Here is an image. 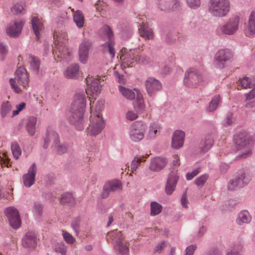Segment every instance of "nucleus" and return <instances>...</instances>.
I'll list each match as a JSON object with an SVG mask.
<instances>
[{
	"label": "nucleus",
	"mask_w": 255,
	"mask_h": 255,
	"mask_svg": "<svg viewBox=\"0 0 255 255\" xmlns=\"http://www.w3.org/2000/svg\"><path fill=\"white\" fill-rule=\"evenodd\" d=\"M85 107L86 96L84 92L77 93L71 105L69 121L79 130H82L84 128L83 115Z\"/></svg>",
	"instance_id": "1"
},
{
	"label": "nucleus",
	"mask_w": 255,
	"mask_h": 255,
	"mask_svg": "<svg viewBox=\"0 0 255 255\" xmlns=\"http://www.w3.org/2000/svg\"><path fill=\"white\" fill-rule=\"evenodd\" d=\"M54 47L53 52L58 60L63 62H68L72 58L71 51L67 47V34L62 31H55L53 34Z\"/></svg>",
	"instance_id": "2"
},
{
	"label": "nucleus",
	"mask_w": 255,
	"mask_h": 255,
	"mask_svg": "<svg viewBox=\"0 0 255 255\" xmlns=\"http://www.w3.org/2000/svg\"><path fill=\"white\" fill-rule=\"evenodd\" d=\"M230 10V0H209L208 1V12L214 17H225L229 14Z\"/></svg>",
	"instance_id": "3"
},
{
	"label": "nucleus",
	"mask_w": 255,
	"mask_h": 255,
	"mask_svg": "<svg viewBox=\"0 0 255 255\" xmlns=\"http://www.w3.org/2000/svg\"><path fill=\"white\" fill-rule=\"evenodd\" d=\"M234 141L237 150L245 149L241 154L238 155V159L246 158L252 154L250 148L251 135L245 130H241L234 136Z\"/></svg>",
	"instance_id": "4"
},
{
	"label": "nucleus",
	"mask_w": 255,
	"mask_h": 255,
	"mask_svg": "<svg viewBox=\"0 0 255 255\" xmlns=\"http://www.w3.org/2000/svg\"><path fill=\"white\" fill-rule=\"evenodd\" d=\"M14 78H10L9 80L10 86L13 91L16 93L22 92V89H26L28 85L29 79L26 69L23 67L17 69L15 73Z\"/></svg>",
	"instance_id": "5"
},
{
	"label": "nucleus",
	"mask_w": 255,
	"mask_h": 255,
	"mask_svg": "<svg viewBox=\"0 0 255 255\" xmlns=\"http://www.w3.org/2000/svg\"><path fill=\"white\" fill-rule=\"evenodd\" d=\"M100 33L102 37H106L108 40V42L102 45L104 52L108 53L111 58H114L115 55L114 48L115 43L114 33L111 28L109 25H105L100 30Z\"/></svg>",
	"instance_id": "6"
},
{
	"label": "nucleus",
	"mask_w": 255,
	"mask_h": 255,
	"mask_svg": "<svg viewBox=\"0 0 255 255\" xmlns=\"http://www.w3.org/2000/svg\"><path fill=\"white\" fill-rule=\"evenodd\" d=\"M146 128V124L141 121L133 123L130 126L128 135L130 139L134 142H138L144 137Z\"/></svg>",
	"instance_id": "7"
},
{
	"label": "nucleus",
	"mask_w": 255,
	"mask_h": 255,
	"mask_svg": "<svg viewBox=\"0 0 255 255\" xmlns=\"http://www.w3.org/2000/svg\"><path fill=\"white\" fill-rule=\"evenodd\" d=\"M91 116L90 123L86 129L87 134L95 136L100 134L105 128V122L102 116Z\"/></svg>",
	"instance_id": "8"
},
{
	"label": "nucleus",
	"mask_w": 255,
	"mask_h": 255,
	"mask_svg": "<svg viewBox=\"0 0 255 255\" xmlns=\"http://www.w3.org/2000/svg\"><path fill=\"white\" fill-rule=\"evenodd\" d=\"M202 76L197 70L189 68L185 73L184 79V85L189 88H197L202 82Z\"/></svg>",
	"instance_id": "9"
},
{
	"label": "nucleus",
	"mask_w": 255,
	"mask_h": 255,
	"mask_svg": "<svg viewBox=\"0 0 255 255\" xmlns=\"http://www.w3.org/2000/svg\"><path fill=\"white\" fill-rule=\"evenodd\" d=\"M233 57V53L229 49H221L215 54L213 64L218 69H222L225 67V64L229 62Z\"/></svg>",
	"instance_id": "10"
},
{
	"label": "nucleus",
	"mask_w": 255,
	"mask_h": 255,
	"mask_svg": "<svg viewBox=\"0 0 255 255\" xmlns=\"http://www.w3.org/2000/svg\"><path fill=\"white\" fill-rule=\"evenodd\" d=\"M240 18L238 15L230 17L227 21L219 27L220 31L228 35H234L239 30Z\"/></svg>",
	"instance_id": "11"
},
{
	"label": "nucleus",
	"mask_w": 255,
	"mask_h": 255,
	"mask_svg": "<svg viewBox=\"0 0 255 255\" xmlns=\"http://www.w3.org/2000/svg\"><path fill=\"white\" fill-rule=\"evenodd\" d=\"M10 226L13 229H18L21 225L19 213L16 209L12 207L7 208L4 212Z\"/></svg>",
	"instance_id": "12"
},
{
	"label": "nucleus",
	"mask_w": 255,
	"mask_h": 255,
	"mask_svg": "<svg viewBox=\"0 0 255 255\" xmlns=\"http://www.w3.org/2000/svg\"><path fill=\"white\" fill-rule=\"evenodd\" d=\"M86 81L87 86L86 94L91 95L93 98L97 96L101 91L99 80L96 78L89 76L86 78Z\"/></svg>",
	"instance_id": "13"
},
{
	"label": "nucleus",
	"mask_w": 255,
	"mask_h": 255,
	"mask_svg": "<svg viewBox=\"0 0 255 255\" xmlns=\"http://www.w3.org/2000/svg\"><path fill=\"white\" fill-rule=\"evenodd\" d=\"M92 41L88 39L84 38L79 46V60L82 63H85L87 61L89 51L92 48Z\"/></svg>",
	"instance_id": "14"
},
{
	"label": "nucleus",
	"mask_w": 255,
	"mask_h": 255,
	"mask_svg": "<svg viewBox=\"0 0 255 255\" xmlns=\"http://www.w3.org/2000/svg\"><path fill=\"white\" fill-rule=\"evenodd\" d=\"M139 49L130 50L129 53L125 56V62L127 63L128 66H132V64L134 62L145 63L147 61L145 56L139 55Z\"/></svg>",
	"instance_id": "15"
},
{
	"label": "nucleus",
	"mask_w": 255,
	"mask_h": 255,
	"mask_svg": "<svg viewBox=\"0 0 255 255\" xmlns=\"http://www.w3.org/2000/svg\"><path fill=\"white\" fill-rule=\"evenodd\" d=\"M24 24L23 20L11 21L6 27V33L10 37H17L21 34Z\"/></svg>",
	"instance_id": "16"
},
{
	"label": "nucleus",
	"mask_w": 255,
	"mask_h": 255,
	"mask_svg": "<svg viewBox=\"0 0 255 255\" xmlns=\"http://www.w3.org/2000/svg\"><path fill=\"white\" fill-rule=\"evenodd\" d=\"M145 85L148 95L152 97L162 89L160 82L152 77L148 78L145 81Z\"/></svg>",
	"instance_id": "17"
},
{
	"label": "nucleus",
	"mask_w": 255,
	"mask_h": 255,
	"mask_svg": "<svg viewBox=\"0 0 255 255\" xmlns=\"http://www.w3.org/2000/svg\"><path fill=\"white\" fill-rule=\"evenodd\" d=\"M122 189V183L120 181L116 179L109 181L105 184L101 196L103 198H106L110 193L120 191Z\"/></svg>",
	"instance_id": "18"
},
{
	"label": "nucleus",
	"mask_w": 255,
	"mask_h": 255,
	"mask_svg": "<svg viewBox=\"0 0 255 255\" xmlns=\"http://www.w3.org/2000/svg\"><path fill=\"white\" fill-rule=\"evenodd\" d=\"M179 179L177 171L170 172L167 179L165 191L166 194L170 195L176 189V186Z\"/></svg>",
	"instance_id": "19"
},
{
	"label": "nucleus",
	"mask_w": 255,
	"mask_h": 255,
	"mask_svg": "<svg viewBox=\"0 0 255 255\" xmlns=\"http://www.w3.org/2000/svg\"><path fill=\"white\" fill-rule=\"evenodd\" d=\"M47 136H51L54 138V144L52 145V147L57 153L62 154L67 152L69 148L68 144L60 143L59 136L56 132L49 131Z\"/></svg>",
	"instance_id": "20"
},
{
	"label": "nucleus",
	"mask_w": 255,
	"mask_h": 255,
	"mask_svg": "<svg viewBox=\"0 0 255 255\" xmlns=\"http://www.w3.org/2000/svg\"><path fill=\"white\" fill-rule=\"evenodd\" d=\"M36 172V165L35 163H33L29 168L27 173L22 176V180L25 186L30 187L34 184Z\"/></svg>",
	"instance_id": "21"
},
{
	"label": "nucleus",
	"mask_w": 255,
	"mask_h": 255,
	"mask_svg": "<svg viewBox=\"0 0 255 255\" xmlns=\"http://www.w3.org/2000/svg\"><path fill=\"white\" fill-rule=\"evenodd\" d=\"M37 239L33 231L27 232L22 239V245L25 248L34 249L37 246Z\"/></svg>",
	"instance_id": "22"
},
{
	"label": "nucleus",
	"mask_w": 255,
	"mask_h": 255,
	"mask_svg": "<svg viewBox=\"0 0 255 255\" xmlns=\"http://www.w3.org/2000/svg\"><path fill=\"white\" fill-rule=\"evenodd\" d=\"M244 32L245 35L248 37L255 36V11L254 10L252 11L250 14Z\"/></svg>",
	"instance_id": "23"
},
{
	"label": "nucleus",
	"mask_w": 255,
	"mask_h": 255,
	"mask_svg": "<svg viewBox=\"0 0 255 255\" xmlns=\"http://www.w3.org/2000/svg\"><path fill=\"white\" fill-rule=\"evenodd\" d=\"M167 162V159L165 157H155L151 160L149 169L153 171H159L166 166Z\"/></svg>",
	"instance_id": "24"
},
{
	"label": "nucleus",
	"mask_w": 255,
	"mask_h": 255,
	"mask_svg": "<svg viewBox=\"0 0 255 255\" xmlns=\"http://www.w3.org/2000/svg\"><path fill=\"white\" fill-rule=\"evenodd\" d=\"M185 137V133L181 130L175 131L172 137L171 145L173 148L179 149L181 148L184 144Z\"/></svg>",
	"instance_id": "25"
},
{
	"label": "nucleus",
	"mask_w": 255,
	"mask_h": 255,
	"mask_svg": "<svg viewBox=\"0 0 255 255\" xmlns=\"http://www.w3.org/2000/svg\"><path fill=\"white\" fill-rule=\"evenodd\" d=\"M31 24L36 38L38 39L40 38L41 32L44 29L42 20L37 17H33L31 20Z\"/></svg>",
	"instance_id": "26"
},
{
	"label": "nucleus",
	"mask_w": 255,
	"mask_h": 255,
	"mask_svg": "<svg viewBox=\"0 0 255 255\" xmlns=\"http://www.w3.org/2000/svg\"><path fill=\"white\" fill-rule=\"evenodd\" d=\"M252 220V216L248 211L246 210H242L239 213L237 219L236 223L240 226L243 225L245 224H249Z\"/></svg>",
	"instance_id": "27"
},
{
	"label": "nucleus",
	"mask_w": 255,
	"mask_h": 255,
	"mask_svg": "<svg viewBox=\"0 0 255 255\" xmlns=\"http://www.w3.org/2000/svg\"><path fill=\"white\" fill-rule=\"evenodd\" d=\"M160 125L155 123L150 124L146 137L147 139H153L160 133Z\"/></svg>",
	"instance_id": "28"
},
{
	"label": "nucleus",
	"mask_w": 255,
	"mask_h": 255,
	"mask_svg": "<svg viewBox=\"0 0 255 255\" xmlns=\"http://www.w3.org/2000/svg\"><path fill=\"white\" fill-rule=\"evenodd\" d=\"M214 140L211 135H207L200 143L201 151L203 153L207 152L213 146Z\"/></svg>",
	"instance_id": "29"
},
{
	"label": "nucleus",
	"mask_w": 255,
	"mask_h": 255,
	"mask_svg": "<svg viewBox=\"0 0 255 255\" xmlns=\"http://www.w3.org/2000/svg\"><path fill=\"white\" fill-rule=\"evenodd\" d=\"M30 70L35 74H38L40 71V59L34 56L29 55L28 59Z\"/></svg>",
	"instance_id": "30"
},
{
	"label": "nucleus",
	"mask_w": 255,
	"mask_h": 255,
	"mask_svg": "<svg viewBox=\"0 0 255 255\" xmlns=\"http://www.w3.org/2000/svg\"><path fill=\"white\" fill-rule=\"evenodd\" d=\"M36 123L37 118L33 116L29 117L26 120V129L28 134L31 136L35 134Z\"/></svg>",
	"instance_id": "31"
},
{
	"label": "nucleus",
	"mask_w": 255,
	"mask_h": 255,
	"mask_svg": "<svg viewBox=\"0 0 255 255\" xmlns=\"http://www.w3.org/2000/svg\"><path fill=\"white\" fill-rule=\"evenodd\" d=\"M235 179L240 188L247 185L251 180V176L244 172L239 173Z\"/></svg>",
	"instance_id": "32"
},
{
	"label": "nucleus",
	"mask_w": 255,
	"mask_h": 255,
	"mask_svg": "<svg viewBox=\"0 0 255 255\" xmlns=\"http://www.w3.org/2000/svg\"><path fill=\"white\" fill-rule=\"evenodd\" d=\"M235 179L240 188L247 185L251 180V176L244 172L239 173Z\"/></svg>",
	"instance_id": "33"
},
{
	"label": "nucleus",
	"mask_w": 255,
	"mask_h": 255,
	"mask_svg": "<svg viewBox=\"0 0 255 255\" xmlns=\"http://www.w3.org/2000/svg\"><path fill=\"white\" fill-rule=\"evenodd\" d=\"M235 179L240 188L247 185L251 180V176L244 172L239 173Z\"/></svg>",
	"instance_id": "34"
},
{
	"label": "nucleus",
	"mask_w": 255,
	"mask_h": 255,
	"mask_svg": "<svg viewBox=\"0 0 255 255\" xmlns=\"http://www.w3.org/2000/svg\"><path fill=\"white\" fill-rule=\"evenodd\" d=\"M123 239V235L121 231L117 230L108 233L107 236V241L109 243H114V244L118 243V241L121 242Z\"/></svg>",
	"instance_id": "35"
},
{
	"label": "nucleus",
	"mask_w": 255,
	"mask_h": 255,
	"mask_svg": "<svg viewBox=\"0 0 255 255\" xmlns=\"http://www.w3.org/2000/svg\"><path fill=\"white\" fill-rule=\"evenodd\" d=\"M239 84L243 89L253 88L255 86V79L253 77L245 76L240 79Z\"/></svg>",
	"instance_id": "36"
},
{
	"label": "nucleus",
	"mask_w": 255,
	"mask_h": 255,
	"mask_svg": "<svg viewBox=\"0 0 255 255\" xmlns=\"http://www.w3.org/2000/svg\"><path fill=\"white\" fill-rule=\"evenodd\" d=\"M79 72V66L76 64H72L67 67L64 74L66 77L69 79L76 78Z\"/></svg>",
	"instance_id": "37"
},
{
	"label": "nucleus",
	"mask_w": 255,
	"mask_h": 255,
	"mask_svg": "<svg viewBox=\"0 0 255 255\" xmlns=\"http://www.w3.org/2000/svg\"><path fill=\"white\" fill-rule=\"evenodd\" d=\"M139 33L141 37L146 39H150L153 38L152 29L146 24H142L139 28Z\"/></svg>",
	"instance_id": "38"
},
{
	"label": "nucleus",
	"mask_w": 255,
	"mask_h": 255,
	"mask_svg": "<svg viewBox=\"0 0 255 255\" xmlns=\"http://www.w3.org/2000/svg\"><path fill=\"white\" fill-rule=\"evenodd\" d=\"M73 20L79 28L83 27L85 20L83 13L81 10H77L75 11L73 15Z\"/></svg>",
	"instance_id": "39"
},
{
	"label": "nucleus",
	"mask_w": 255,
	"mask_h": 255,
	"mask_svg": "<svg viewBox=\"0 0 255 255\" xmlns=\"http://www.w3.org/2000/svg\"><path fill=\"white\" fill-rule=\"evenodd\" d=\"M172 0H158L159 8L161 10H165L166 9H170L171 7L176 8L179 5V1L176 0L174 6H171V2Z\"/></svg>",
	"instance_id": "40"
},
{
	"label": "nucleus",
	"mask_w": 255,
	"mask_h": 255,
	"mask_svg": "<svg viewBox=\"0 0 255 255\" xmlns=\"http://www.w3.org/2000/svg\"><path fill=\"white\" fill-rule=\"evenodd\" d=\"M134 90L137 93V97L134 104V107L139 112L142 113L144 111L145 108L143 99L141 95L138 94V90L134 89Z\"/></svg>",
	"instance_id": "41"
},
{
	"label": "nucleus",
	"mask_w": 255,
	"mask_h": 255,
	"mask_svg": "<svg viewBox=\"0 0 255 255\" xmlns=\"http://www.w3.org/2000/svg\"><path fill=\"white\" fill-rule=\"evenodd\" d=\"M119 89L120 93L125 98L130 100L135 98V93L132 90L127 88L121 85L119 86Z\"/></svg>",
	"instance_id": "42"
},
{
	"label": "nucleus",
	"mask_w": 255,
	"mask_h": 255,
	"mask_svg": "<svg viewBox=\"0 0 255 255\" xmlns=\"http://www.w3.org/2000/svg\"><path fill=\"white\" fill-rule=\"evenodd\" d=\"M60 203L68 205H74L75 203V198L71 193L66 192L61 195Z\"/></svg>",
	"instance_id": "43"
},
{
	"label": "nucleus",
	"mask_w": 255,
	"mask_h": 255,
	"mask_svg": "<svg viewBox=\"0 0 255 255\" xmlns=\"http://www.w3.org/2000/svg\"><path fill=\"white\" fill-rule=\"evenodd\" d=\"M221 101L220 96L215 95L210 102L207 111L212 112L216 110L220 104Z\"/></svg>",
	"instance_id": "44"
},
{
	"label": "nucleus",
	"mask_w": 255,
	"mask_h": 255,
	"mask_svg": "<svg viewBox=\"0 0 255 255\" xmlns=\"http://www.w3.org/2000/svg\"><path fill=\"white\" fill-rule=\"evenodd\" d=\"M118 242V243L115 244L114 245L115 250L120 255H128V247L122 243V241Z\"/></svg>",
	"instance_id": "45"
},
{
	"label": "nucleus",
	"mask_w": 255,
	"mask_h": 255,
	"mask_svg": "<svg viewBox=\"0 0 255 255\" xmlns=\"http://www.w3.org/2000/svg\"><path fill=\"white\" fill-rule=\"evenodd\" d=\"M11 105L8 101L2 103L0 108V115L2 118H5L11 110Z\"/></svg>",
	"instance_id": "46"
},
{
	"label": "nucleus",
	"mask_w": 255,
	"mask_h": 255,
	"mask_svg": "<svg viewBox=\"0 0 255 255\" xmlns=\"http://www.w3.org/2000/svg\"><path fill=\"white\" fill-rule=\"evenodd\" d=\"M42 205L39 203H34L32 209L33 216L36 220H39L42 213Z\"/></svg>",
	"instance_id": "47"
},
{
	"label": "nucleus",
	"mask_w": 255,
	"mask_h": 255,
	"mask_svg": "<svg viewBox=\"0 0 255 255\" xmlns=\"http://www.w3.org/2000/svg\"><path fill=\"white\" fill-rule=\"evenodd\" d=\"M162 210V206L157 202H152L150 204V215L155 216L159 214Z\"/></svg>",
	"instance_id": "48"
},
{
	"label": "nucleus",
	"mask_w": 255,
	"mask_h": 255,
	"mask_svg": "<svg viewBox=\"0 0 255 255\" xmlns=\"http://www.w3.org/2000/svg\"><path fill=\"white\" fill-rule=\"evenodd\" d=\"M11 149L14 158L17 159L21 154V150L18 144L12 142L11 144Z\"/></svg>",
	"instance_id": "49"
},
{
	"label": "nucleus",
	"mask_w": 255,
	"mask_h": 255,
	"mask_svg": "<svg viewBox=\"0 0 255 255\" xmlns=\"http://www.w3.org/2000/svg\"><path fill=\"white\" fill-rule=\"evenodd\" d=\"M142 157L140 156H136L133 158L130 164V169L132 172L136 170L142 161Z\"/></svg>",
	"instance_id": "50"
},
{
	"label": "nucleus",
	"mask_w": 255,
	"mask_h": 255,
	"mask_svg": "<svg viewBox=\"0 0 255 255\" xmlns=\"http://www.w3.org/2000/svg\"><path fill=\"white\" fill-rule=\"evenodd\" d=\"M235 119L233 117V115L231 113L227 114L226 118L222 122V125L225 127L231 126L234 124Z\"/></svg>",
	"instance_id": "51"
},
{
	"label": "nucleus",
	"mask_w": 255,
	"mask_h": 255,
	"mask_svg": "<svg viewBox=\"0 0 255 255\" xmlns=\"http://www.w3.org/2000/svg\"><path fill=\"white\" fill-rule=\"evenodd\" d=\"M80 223V218L77 217L72 220L71 224V226L73 230L75 231L77 236H78L79 234Z\"/></svg>",
	"instance_id": "52"
},
{
	"label": "nucleus",
	"mask_w": 255,
	"mask_h": 255,
	"mask_svg": "<svg viewBox=\"0 0 255 255\" xmlns=\"http://www.w3.org/2000/svg\"><path fill=\"white\" fill-rule=\"evenodd\" d=\"M104 101L101 100L98 101L96 105L95 111L94 113H91V116H98L99 115L102 116L101 111L104 108Z\"/></svg>",
	"instance_id": "53"
},
{
	"label": "nucleus",
	"mask_w": 255,
	"mask_h": 255,
	"mask_svg": "<svg viewBox=\"0 0 255 255\" xmlns=\"http://www.w3.org/2000/svg\"><path fill=\"white\" fill-rule=\"evenodd\" d=\"M8 46L4 42L0 43V60H3L8 52Z\"/></svg>",
	"instance_id": "54"
},
{
	"label": "nucleus",
	"mask_w": 255,
	"mask_h": 255,
	"mask_svg": "<svg viewBox=\"0 0 255 255\" xmlns=\"http://www.w3.org/2000/svg\"><path fill=\"white\" fill-rule=\"evenodd\" d=\"M49 131L56 132L54 130H53L52 129H50V128L48 129L47 130V132H46V133L45 137L44 138V144H43V147L44 149H46V148H48V147L49 146L50 142L52 140L53 141V144H54V138L52 136H47L48 132Z\"/></svg>",
	"instance_id": "55"
},
{
	"label": "nucleus",
	"mask_w": 255,
	"mask_h": 255,
	"mask_svg": "<svg viewBox=\"0 0 255 255\" xmlns=\"http://www.w3.org/2000/svg\"><path fill=\"white\" fill-rule=\"evenodd\" d=\"M187 4L192 9H197L201 6L200 0H186Z\"/></svg>",
	"instance_id": "56"
},
{
	"label": "nucleus",
	"mask_w": 255,
	"mask_h": 255,
	"mask_svg": "<svg viewBox=\"0 0 255 255\" xmlns=\"http://www.w3.org/2000/svg\"><path fill=\"white\" fill-rule=\"evenodd\" d=\"M227 188L230 191H234L240 188L235 178L229 180L228 183Z\"/></svg>",
	"instance_id": "57"
},
{
	"label": "nucleus",
	"mask_w": 255,
	"mask_h": 255,
	"mask_svg": "<svg viewBox=\"0 0 255 255\" xmlns=\"http://www.w3.org/2000/svg\"><path fill=\"white\" fill-rule=\"evenodd\" d=\"M62 236L67 244H72L75 242V239L73 236L66 231H63Z\"/></svg>",
	"instance_id": "58"
},
{
	"label": "nucleus",
	"mask_w": 255,
	"mask_h": 255,
	"mask_svg": "<svg viewBox=\"0 0 255 255\" xmlns=\"http://www.w3.org/2000/svg\"><path fill=\"white\" fill-rule=\"evenodd\" d=\"M67 247L64 244H60L55 246L54 251L61 255H66Z\"/></svg>",
	"instance_id": "59"
},
{
	"label": "nucleus",
	"mask_w": 255,
	"mask_h": 255,
	"mask_svg": "<svg viewBox=\"0 0 255 255\" xmlns=\"http://www.w3.org/2000/svg\"><path fill=\"white\" fill-rule=\"evenodd\" d=\"M207 178L208 176L207 174L202 175L197 178L195 180L194 183L198 186H202L207 181Z\"/></svg>",
	"instance_id": "60"
},
{
	"label": "nucleus",
	"mask_w": 255,
	"mask_h": 255,
	"mask_svg": "<svg viewBox=\"0 0 255 255\" xmlns=\"http://www.w3.org/2000/svg\"><path fill=\"white\" fill-rule=\"evenodd\" d=\"M24 9V6L22 4L16 3L12 7L11 11L14 14H19L22 13Z\"/></svg>",
	"instance_id": "61"
},
{
	"label": "nucleus",
	"mask_w": 255,
	"mask_h": 255,
	"mask_svg": "<svg viewBox=\"0 0 255 255\" xmlns=\"http://www.w3.org/2000/svg\"><path fill=\"white\" fill-rule=\"evenodd\" d=\"M197 248V246L196 244L188 246L185 250L184 255H194V252Z\"/></svg>",
	"instance_id": "62"
},
{
	"label": "nucleus",
	"mask_w": 255,
	"mask_h": 255,
	"mask_svg": "<svg viewBox=\"0 0 255 255\" xmlns=\"http://www.w3.org/2000/svg\"><path fill=\"white\" fill-rule=\"evenodd\" d=\"M138 118L137 113L133 111H128L126 114V119L128 121H132Z\"/></svg>",
	"instance_id": "63"
},
{
	"label": "nucleus",
	"mask_w": 255,
	"mask_h": 255,
	"mask_svg": "<svg viewBox=\"0 0 255 255\" xmlns=\"http://www.w3.org/2000/svg\"><path fill=\"white\" fill-rule=\"evenodd\" d=\"M200 168L198 167L194 169L191 172H188L186 174V177L187 180L192 179L200 172Z\"/></svg>",
	"instance_id": "64"
}]
</instances>
